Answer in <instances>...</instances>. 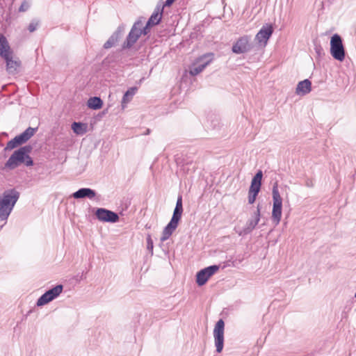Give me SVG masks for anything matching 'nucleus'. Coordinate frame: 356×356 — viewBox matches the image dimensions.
<instances>
[{"label":"nucleus","mask_w":356,"mask_h":356,"mask_svg":"<svg viewBox=\"0 0 356 356\" xmlns=\"http://www.w3.org/2000/svg\"><path fill=\"white\" fill-rule=\"evenodd\" d=\"M31 151L32 147L31 145H25L15 150L5 163L4 168L8 170H14L22 163H24L26 166L33 165V159L29 156Z\"/></svg>","instance_id":"obj_1"},{"label":"nucleus","mask_w":356,"mask_h":356,"mask_svg":"<svg viewBox=\"0 0 356 356\" xmlns=\"http://www.w3.org/2000/svg\"><path fill=\"white\" fill-rule=\"evenodd\" d=\"M19 197L15 189L7 190L0 196V220H6Z\"/></svg>","instance_id":"obj_2"},{"label":"nucleus","mask_w":356,"mask_h":356,"mask_svg":"<svg viewBox=\"0 0 356 356\" xmlns=\"http://www.w3.org/2000/svg\"><path fill=\"white\" fill-rule=\"evenodd\" d=\"M272 197L273 204L271 219L275 225H277L280 224L282 218V198L279 192L278 184L277 181L274 183L273 186Z\"/></svg>","instance_id":"obj_3"},{"label":"nucleus","mask_w":356,"mask_h":356,"mask_svg":"<svg viewBox=\"0 0 356 356\" xmlns=\"http://www.w3.org/2000/svg\"><path fill=\"white\" fill-rule=\"evenodd\" d=\"M330 54L334 59L339 61L341 62L345 59L346 54L342 39L337 33L333 35L330 40Z\"/></svg>","instance_id":"obj_4"},{"label":"nucleus","mask_w":356,"mask_h":356,"mask_svg":"<svg viewBox=\"0 0 356 356\" xmlns=\"http://www.w3.org/2000/svg\"><path fill=\"white\" fill-rule=\"evenodd\" d=\"M35 131L36 129L31 127L27 128L24 132L16 136L13 139L8 141L4 148V150H12L23 143H25L34 135Z\"/></svg>","instance_id":"obj_5"},{"label":"nucleus","mask_w":356,"mask_h":356,"mask_svg":"<svg viewBox=\"0 0 356 356\" xmlns=\"http://www.w3.org/2000/svg\"><path fill=\"white\" fill-rule=\"evenodd\" d=\"M213 60V54H205L197 58L189 70L191 76H196L202 72L205 67L209 65Z\"/></svg>","instance_id":"obj_6"},{"label":"nucleus","mask_w":356,"mask_h":356,"mask_svg":"<svg viewBox=\"0 0 356 356\" xmlns=\"http://www.w3.org/2000/svg\"><path fill=\"white\" fill-rule=\"evenodd\" d=\"M143 27L142 19H138L133 25L125 41L122 44L124 49L131 47L141 35V28Z\"/></svg>","instance_id":"obj_7"},{"label":"nucleus","mask_w":356,"mask_h":356,"mask_svg":"<svg viewBox=\"0 0 356 356\" xmlns=\"http://www.w3.org/2000/svg\"><path fill=\"white\" fill-rule=\"evenodd\" d=\"M224 329L225 323L222 319H219L213 330V337L217 353L222 352L224 346Z\"/></svg>","instance_id":"obj_8"},{"label":"nucleus","mask_w":356,"mask_h":356,"mask_svg":"<svg viewBox=\"0 0 356 356\" xmlns=\"http://www.w3.org/2000/svg\"><path fill=\"white\" fill-rule=\"evenodd\" d=\"M63 285L59 284L51 289L46 291L37 301L38 306H42L47 304L54 298L58 297L63 291Z\"/></svg>","instance_id":"obj_9"},{"label":"nucleus","mask_w":356,"mask_h":356,"mask_svg":"<svg viewBox=\"0 0 356 356\" xmlns=\"http://www.w3.org/2000/svg\"><path fill=\"white\" fill-rule=\"evenodd\" d=\"M219 269V266L213 265L207 267L200 270L196 275L197 284L199 286H203L206 284L208 280Z\"/></svg>","instance_id":"obj_10"},{"label":"nucleus","mask_w":356,"mask_h":356,"mask_svg":"<svg viewBox=\"0 0 356 356\" xmlns=\"http://www.w3.org/2000/svg\"><path fill=\"white\" fill-rule=\"evenodd\" d=\"M6 63V71L10 74H16L19 72L22 63L19 58L14 56L13 53L3 58Z\"/></svg>","instance_id":"obj_11"},{"label":"nucleus","mask_w":356,"mask_h":356,"mask_svg":"<svg viewBox=\"0 0 356 356\" xmlns=\"http://www.w3.org/2000/svg\"><path fill=\"white\" fill-rule=\"evenodd\" d=\"M95 216L102 222H116L119 220L118 213L103 208L97 209Z\"/></svg>","instance_id":"obj_12"},{"label":"nucleus","mask_w":356,"mask_h":356,"mask_svg":"<svg viewBox=\"0 0 356 356\" xmlns=\"http://www.w3.org/2000/svg\"><path fill=\"white\" fill-rule=\"evenodd\" d=\"M261 217V210L259 205L257 207V211L254 212V218L249 220L245 227L238 232L239 236H245L252 232V231L258 225Z\"/></svg>","instance_id":"obj_13"},{"label":"nucleus","mask_w":356,"mask_h":356,"mask_svg":"<svg viewBox=\"0 0 356 356\" xmlns=\"http://www.w3.org/2000/svg\"><path fill=\"white\" fill-rule=\"evenodd\" d=\"M273 32L272 25L264 26L256 35L255 39L259 44L265 46Z\"/></svg>","instance_id":"obj_14"},{"label":"nucleus","mask_w":356,"mask_h":356,"mask_svg":"<svg viewBox=\"0 0 356 356\" xmlns=\"http://www.w3.org/2000/svg\"><path fill=\"white\" fill-rule=\"evenodd\" d=\"M251 49L248 36L240 38L233 45L232 51L235 54H243Z\"/></svg>","instance_id":"obj_15"},{"label":"nucleus","mask_w":356,"mask_h":356,"mask_svg":"<svg viewBox=\"0 0 356 356\" xmlns=\"http://www.w3.org/2000/svg\"><path fill=\"white\" fill-rule=\"evenodd\" d=\"M179 221L180 220H176L175 218H171L170 222L164 227L162 232V235L161 237V242L165 241L170 237V236L178 227Z\"/></svg>","instance_id":"obj_16"},{"label":"nucleus","mask_w":356,"mask_h":356,"mask_svg":"<svg viewBox=\"0 0 356 356\" xmlns=\"http://www.w3.org/2000/svg\"><path fill=\"white\" fill-rule=\"evenodd\" d=\"M312 91V82L309 79L300 81L296 88V93L298 95H305Z\"/></svg>","instance_id":"obj_17"},{"label":"nucleus","mask_w":356,"mask_h":356,"mask_svg":"<svg viewBox=\"0 0 356 356\" xmlns=\"http://www.w3.org/2000/svg\"><path fill=\"white\" fill-rule=\"evenodd\" d=\"M96 196V192L89 188H82L72 194L75 199L88 198L93 199Z\"/></svg>","instance_id":"obj_18"},{"label":"nucleus","mask_w":356,"mask_h":356,"mask_svg":"<svg viewBox=\"0 0 356 356\" xmlns=\"http://www.w3.org/2000/svg\"><path fill=\"white\" fill-rule=\"evenodd\" d=\"M13 53L6 38L0 34V56L2 58L7 56L8 55Z\"/></svg>","instance_id":"obj_19"},{"label":"nucleus","mask_w":356,"mask_h":356,"mask_svg":"<svg viewBox=\"0 0 356 356\" xmlns=\"http://www.w3.org/2000/svg\"><path fill=\"white\" fill-rule=\"evenodd\" d=\"M263 173L261 170H259L252 179L251 185L249 191L259 193L261 185V179Z\"/></svg>","instance_id":"obj_20"},{"label":"nucleus","mask_w":356,"mask_h":356,"mask_svg":"<svg viewBox=\"0 0 356 356\" xmlns=\"http://www.w3.org/2000/svg\"><path fill=\"white\" fill-rule=\"evenodd\" d=\"M162 13L163 8L157 6L147 21V26H154L158 24L161 20Z\"/></svg>","instance_id":"obj_21"},{"label":"nucleus","mask_w":356,"mask_h":356,"mask_svg":"<svg viewBox=\"0 0 356 356\" xmlns=\"http://www.w3.org/2000/svg\"><path fill=\"white\" fill-rule=\"evenodd\" d=\"M183 213L182 197L179 195L177 198L176 207L173 212L172 217L176 220H180Z\"/></svg>","instance_id":"obj_22"},{"label":"nucleus","mask_w":356,"mask_h":356,"mask_svg":"<svg viewBox=\"0 0 356 356\" xmlns=\"http://www.w3.org/2000/svg\"><path fill=\"white\" fill-rule=\"evenodd\" d=\"M102 105V100L97 97H90L88 101V107L95 110L101 108Z\"/></svg>","instance_id":"obj_23"},{"label":"nucleus","mask_w":356,"mask_h":356,"mask_svg":"<svg viewBox=\"0 0 356 356\" xmlns=\"http://www.w3.org/2000/svg\"><path fill=\"white\" fill-rule=\"evenodd\" d=\"M137 90V88L136 87H132V88H130L124 95L123 97H122V104H126L127 102H129L131 97L134 95V94L136 93V91Z\"/></svg>","instance_id":"obj_24"},{"label":"nucleus","mask_w":356,"mask_h":356,"mask_svg":"<svg viewBox=\"0 0 356 356\" xmlns=\"http://www.w3.org/2000/svg\"><path fill=\"white\" fill-rule=\"evenodd\" d=\"M118 33H114L104 43V49L111 48L113 46L115 45V44L118 42Z\"/></svg>","instance_id":"obj_25"},{"label":"nucleus","mask_w":356,"mask_h":356,"mask_svg":"<svg viewBox=\"0 0 356 356\" xmlns=\"http://www.w3.org/2000/svg\"><path fill=\"white\" fill-rule=\"evenodd\" d=\"M83 126L82 123L75 122L72 124V129L76 134H83L86 131V129H83Z\"/></svg>","instance_id":"obj_26"},{"label":"nucleus","mask_w":356,"mask_h":356,"mask_svg":"<svg viewBox=\"0 0 356 356\" xmlns=\"http://www.w3.org/2000/svg\"><path fill=\"white\" fill-rule=\"evenodd\" d=\"M258 193H257L256 191L255 192H252L250 191H248V203L249 204H252L255 202Z\"/></svg>","instance_id":"obj_27"},{"label":"nucleus","mask_w":356,"mask_h":356,"mask_svg":"<svg viewBox=\"0 0 356 356\" xmlns=\"http://www.w3.org/2000/svg\"><path fill=\"white\" fill-rule=\"evenodd\" d=\"M153 241L151 238L150 235H148L147 237V248L150 251L151 254H153Z\"/></svg>","instance_id":"obj_28"},{"label":"nucleus","mask_w":356,"mask_h":356,"mask_svg":"<svg viewBox=\"0 0 356 356\" xmlns=\"http://www.w3.org/2000/svg\"><path fill=\"white\" fill-rule=\"evenodd\" d=\"M29 3L26 1H24L19 8V12H26L29 8Z\"/></svg>","instance_id":"obj_29"},{"label":"nucleus","mask_w":356,"mask_h":356,"mask_svg":"<svg viewBox=\"0 0 356 356\" xmlns=\"http://www.w3.org/2000/svg\"><path fill=\"white\" fill-rule=\"evenodd\" d=\"M38 27V23L37 22H31L29 24L28 26V29L29 32L32 33L36 30Z\"/></svg>","instance_id":"obj_30"},{"label":"nucleus","mask_w":356,"mask_h":356,"mask_svg":"<svg viewBox=\"0 0 356 356\" xmlns=\"http://www.w3.org/2000/svg\"><path fill=\"white\" fill-rule=\"evenodd\" d=\"M305 186L309 188H312L314 186V179L312 178H307L305 180Z\"/></svg>","instance_id":"obj_31"},{"label":"nucleus","mask_w":356,"mask_h":356,"mask_svg":"<svg viewBox=\"0 0 356 356\" xmlns=\"http://www.w3.org/2000/svg\"><path fill=\"white\" fill-rule=\"evenodd\" d=\"M152 26H147V23L146 24L145 26H143L141 28V35H147L149 32V29Z\"/></svg>","instance_id":"obj_32"},{"label":"nucleus","mask_w":356,"mask_h":356,"mask_svg":"<svg viewBox=\"0 0 356 356\" xmlns=\"http://www.w3.org/2000/svg\"><path fill=\"white\" fill-rule=\"evenodd\" d=\"M175 0H166L165 6H170Z\"/></svg>","instance_id":"obj_33"},{"label":"nucleus","mask_w":356,"mask_h":356,"mask_svg":"<svg viewBox=\"0 0 356 356\" xmlns=\"http://www.w3.org/2000/svg\"><path fill=\"white\" fill-rule=\"evenodd\" d=\"M151 132L150 129H147L145 133L144 134L145 135H148Z\"/></svg>","instance_id":"obj_34"},{"label":"nucleus","mask_w":356,"mask_h":356,"mask_svg":"<svg viewBox=\"0 0 356 356\" xmlns=\"http://www.w3.org/2000/svg\"><path fill=\"white\" fill-rule=\"evenodd\" d=\"M355 297L356 298V292H355Z\"/></svg>","instance_id":"obj_35"}]
</instances>
